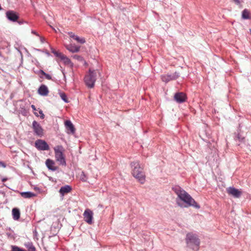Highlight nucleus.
<instances>
[{
  "mask_svg": "<svg viewBox=\"0 0 251 251\" xmlns=\"http://www.w3.org/2000/svg\"><path fill=\"white\" fill-rule=\"evenodd\" d=\"M172 190L177 195V197L182 201L188 204L189 206H193L197 209L200 208V206L192 197L179 186L176 185L172 187Z\"/></svg>",
  "mask_w": 251,
  "mask_h": 251,
  "instance_id": "1",
  "label": "nucleus"
},
{
  "mask_svg": "<svg viewBox=\"0 0 251 251\" xmlns=\"http://www.w3.org/2000/svg\"><path fill=\"white\" fill-rule=\"evenodd\" d=\"M130 166L133 176L137 179L141 183L143 184L145 181V175L139 162H132L130 163Z\"/></svg>",
  "mask_w": 251,
  "mask_h": 251,
  "instance_id": "2",
  "label": "nucleus"
},
{
  "mask_svg": "<svg viewBox=\"0 0 251 251\" xmlns=\"http://www.w3.org/2000/svg\"><path fill=\"white\" fill-rule=\"evenodd\" d=\"M186 242L188 246L194 251L199 250L200 240L197 234L192 233H187L186 237Z\"/></svg>",
  "mask_w": 251,
  "mask_h": 251,
  "instance_id": "3",
  "label": "nucleus"
},
{
  "mask_svg": "<svg viewBox=\"0 0 251 251\" xmlns=\"http://www.w3.org/2000/svg\"><path fill=\"white\" fill-rule=\"evenodd\" d=\"M55 158L59 165L66 166V161L64 154H63L64 149L61 145L57 146L54 149Z\"/></svg>",
  "mask_w": 251,
  "mask_h": 251,
  "instance_id": "4",
  "label": "nucleus"
},
{
  "mask_svg": "<svg viewBox=\"0 0 251 251\" xmlns=\"http://www.w3.org/2000/svg\"><path fill=\"white\" fill-rule=\"evenodd\" d=\"M97 74L95 70L89 69V73L85 75L84 80L86 85L89 88H93L96 80Z\"/></svg>",
  "mask_w": 251,
  "mask_h": 251,
  "instance_id": "5",
  "label": "nucleus"
},
{
  "mask_svg": "<svg viewBox=\"0 0 251 251\" xmlns=\"http://www.w3.org/2000/svg\"><path fill=\"white\" fill-rule=\"evenodd\" d=\"M32 127L34 133L35 135L41 137L44 135V130L40 124L36 122L33 121L32 124Z\"/></svg>",
  "mask_w": 251,
  "mask_h": 251,
  "instance_id": "6",
  "label": "nucleus"
},
{
  "mask_svg": "<svg viewBox=\"0 0 251 251\" xmlns=\"http://www.w3.org/2000/svg\"><path fill=\"white\" fill-rule=\"evenodd\" d=\"M35 147L39 151H48L50 149L48 143L41 139H38L35 141Z\"/></svg>",
  "mask_w": 251,
  "mask_h": 251,
  "instance_id": "7",
  "label": "nucleus"
},
{
  "mask_svg": "<svg viewBox=\"0 0 251 251\" xmlns=\"http://www.w3.org/2000/svg\"><path fill=\"white\" fill-rule=\"evenodd\" d=\"M6 17L11 22H16L19 18L18 13L13 10H8L6 12Z\"/></svg>",
  "mask_w": 251,
  "mask_h": 251,
  "instance_id": "8",
  "label": "nucleus"
},
{
  "mask_svg": "<svg viewBox=\"0 0 251 251\" xmlns=\"http://www.w3.org/2000/svg\"><path fill=\"white\" fill-rule=\"evenodd\" d=\"M227 192L229 195L236 198H240L242 195L241 191L233 187H228L227 189Z\"/></svg>",
  "mask_w": 251,
  "mask_h": 251,
  "instance_id": "9",
  "label": "nucleus"
},
{
  "mask_svg": "<svg viewBox=\"0 0 251 251\" xmlns=\"http://www.w3.org/2000/svg\"><path fill=\"white\" fill-rule=\"evenodd\" d=\"M93 215V212L91 210L86 209L83 213L85 221L89 224H91L92 223Z\"/></svg>",
  "mask_w": 251,
  "mask_h": 251,
  "instance_id": "10",
  "label": "nucleus"
},
{
  "mask_svg": "<svg viewBox=\"0 0 251 251\" xmlns=\"http://www.w3.org/2000/svg\"><path fill=\"white\" fill-rule=\"evenodd\" d=\"M175 100L178 103H181L184 102L186 99L185 94L182 92L176 93L174 96Z\"/></svg>",
  "mask_w": 251,
  "mask_h": 251,
  "instance_id": "11",
  "label": "nucleus"
},
{
  "mask_svg": "<svg viewBox=\"0 0 251 251\" xmlns=\"http://www.w3.org/2000/svg\"><path fill=\"white\" fill-rule=\"evenodd\" d=\"M49 93V91L48 87L44 84L41 85L38 89V93L42 96H47Z\"/></svg>",
  "mask_w": 251,
  "mask_h": 251,
  "instance_id": "12",
  "label": "nucleus"
},
{
  "mask_svg": "<svg viewBox=\"0 0 251 251\" xmlns=\"http://www.w3.org/2000/svg\"><path fill=\"white\" fill-rule=\"evenodd\" d=\"M65 126L67 130L70 131V133L74 134L75 131V129L74 125L72 124L71 121L67 120L65 122Z\"/></svg>",
  "mask_w": 251,
  "mask_h": 251,
  "instance_id": "13",
  "label": "nucleus"
},
{
  "mask_svg": "<svg viewBox=\"0 0 251 251\" xmlns=\"http://www.w3.org/2000/svg\"><path fill=\"white\" fill-rule=\"evenodd\" d=\"M46 164L47 167L50 170L55 171L57 169V167L54 166V162L50 159H48L46 160Z\"/></svg>",
  "mask_w": 251,
  "mask_h": 251,
  "instance_id": "14",
  "label": "nucleus"
},
{
  "mask_svg": "<svg viewBox=\"0 0 251 251\" xmlns=\"http://www.w3.org/2000/svg\"><path fill=\"white\" fill-rule=\"evenodd\" d=\"M72 190V188L70 185H66L60 188L59 192L62 195H64L66 193L70 192Z\"/></svg>",
  "mask_w": 251,
  "mask_h": 251,
  "instance_id": "15",
  "label": "nucleus"
},
{
  "mask_svg": "<svg viewBox=\"0 0 251 251\" xmlns=\"http://www.w3.org/2000/svg\"><path fill=\"white\" fill-rule=\"evenodd\" d=\"M70 36L73 38L74 40L77 41L81 44H84L85 42V40L83 38H79L77 35H75L74 33L71 32L69 33Z\"/></svg>",
  "mask_w": 251,
  "mask_h": 251,
  "instance_id": "16",
  "label": "nucleus"
},
{
  "mask_svg": "<svg viewBox=\"0 0 251 251\" xmlns=\"http://www.w3.org/2000/svg\"><path fill=\"white\" fill-rule=\"evenodd\" d=\"M13 218L15 220H18L20 217V212L18 208H14L12 210Z\"/></svg>",
  "mask_w": 251,
  "mask_h": 251,
  "instance_id": "17",
  "label": "nucleus"
},
{
  "mask_svg": "<svg viewBox=\"0 0 251 251\" xmlns=\"http://www.w3.org/2000/svg\"><path fill=\"white\" fill-rule=\"evenodd\" d=\"M20 194L24 198H31L36 196L35 194L30 191L22 192Z\"/></svg>",
  "mask_w": 251,
  "mask_h": 251,
  "instance_id": "18",
  "label": "nucleus"
},
{
  "mask_svg": "<svg viewBox=\"0 0 251 251\" xmlns=\"http://www.w3.org/2000/svg\"><path fill=\"white\" fill-rule=\"evenodd\" d=\"M67 49L71 52L75 53L79 51L80 47L76 46L70 45L66 47Z\"/></svg>",
  "mask_w": 251,
  "mask_h": 251,
  "instance_id": "19",
  "label": "nucleus"
},
{
  "mask_svg": "<svg viewBox=\"0 0 251 251\" xmlns=\"http://www.w3.org/2000/svg\"><path fill=\"white\" fill-rule=\"evenodd\" d=\"M162 80L163 82L167 83L171 80H174L173 77L171 74H167L162 75Z\"/></svg>",
  "mask_w": 251,
  "mask_h": 251,
  "instance_id": "20",
  "label": "nucleus"
},
{
  "mask_svg": "<svg viewBox=\"0 0 251 251\" xmlns=\"http://www.w3.org/2000/svg\"><path fill=\"white\" fill-rule=\"evenodd\" d=\"M250 12L247 9H245L242 12V18L243 19L247 20L251 18L249 16Z\"/></svg>",
  "mask_w": 251,
  "mask_h": 251,
  "instance_id": "21",
  "label": "nucleus"
},
{
  "mask_svg": "<svg viewBox=\"0 0 251 251\" xmlns=\"http://www.w3.org/2000/svg\"><path fill=\"white\" fill-rule=\"evenodd\" d=\"M60 59L63 61L65 65H70L72 63L71 60L63 54L61 56Z\"/></svg>",
  "mask_w": 251,
  "mask_h": 251,
  "instance_id": "22",
  "label": "nucleus"
},
{
  "mask_svg": "<svg viewBox=\"0 0 251 251\" xmlns=\"http://www.w3.org/2000/svg\"><path fill=\"white\" fill-rule=\"evenodd\" d=\"M37 73H38V74H41L43 75H44L45 77L47 79H48V80H51V79H52V77H51V76L50 75H49V74H47V73H45V72L43 70H39V71H38Z\"/></svg>",
  "mask_w": 251,
  "mask_h": 251,
  "instance_id": "23",
  "label": "nucleus"
},
{
  "mask_svg": "<svg viewBox=\"0 0 251 251\" xmlns=\"http://www.w3.org/2000/svg\"><path fill=\"white\" fill-rule=\"evenodd\" d=\"M60 97L61 98V99L66 103H68L69 102L67 97L65 93H60L59 94Z\"/></svg>",
  "mask_w": 251,
  "mask_h": 251,
  "instance_id": "24",
  "label": "nucleus"
},
{
  "mask_svg": "<svg viewBox=\"0 0 251 251\" xmlns=\"http://www.w3.org/2000/svg\"><path fill=\"white\" fill-rule=\"evenodd\" d=\"M80 179L83 182H86L87 177L84 172H82L80 176Z\"/></svg>",
  "mask_w": 251,
  "mask_h": 251,
  "instance_id": "25",
  "label": "nucleus"
},
{
  "mask_svg": "<svg viewBox=\"0 0 251 251\" xmlns=\"http://www.w3.org/2000/svg\"><path fill=\"white\" fill-rule=\"evenodd\" d=\"M26 247L29 251H35V248L32 243H28L26 245Z\"/></svg>",
  "mask_w": 251,
  "mask_h": 251,
  "instance_id": "26",
  "label": "nucleus"
},
{
  "mask_svg": "<svg viewBox=\"0 0 251 251\" xmlns=\"http://www.w3.org/2000/svg\"><path fill=\"white\" fill-rule=\"evenodd\" d=\"M20 112H21V114L24 116H27V115L28 114V111L25 108H22L20 110Z\"/></svg>",
  "mask_w": 251,
  "mask_h": 251,
  "instance_id": "27",
  "label": "nucleus"
},
{
  "mask_svg": "<svg viewBox=\"0 0 251 251\" xmlns=\"http://www.w3.org/2000/svg\"><path fill=\"white\" fill-rule=\"evenodd\" d=\"M73 58L79 61H83V58L81 56L78 55H74L73 56Z\"/></svg>",
  "mask_w": 251,
  "mask_h": 251,
  "instance_id": "28",
  "label": "nucleus"
},
{
  "mask_svg": "<svg viewBox=\"0 0 251 251\" xmlns=\"http://www.w3.org/2000/svg\"><path fill=\"white\" fill-rule=\"evenodd\" d=\"M171 75L173 77L174 80L177 79L180 76L179 73L177 72H176L172 74Z\"/></svg>",
  "mask_w": 251,
  "mask_h": 251,
  "instance_id": "29",
  "label": "nucleus"
},
{
  "mask_svg": "<svg viewBox=\"0 0 251 251\" xmlns=\"http://www.w3.org/2000/svg\"><path fill=\"white\" fill-rule=\"evenodd\" d=\"M52 53L54 54L55 56L56 57H58L60 58L61 56L62 55L63 53L61 52H59L58 51H57L56 50L52 51Z\"/></svg>",
  "mask_w": 251,
  "mask_h": 251,
  "instance_id": "30",
  "label": "nucleus"
},
{
  "mask_svg": "<svg viewBox=\"0 0 251 251\" xmlns=\"http://www.w3.org/2000/svg\"><path fill=\"white\" fill-rule=\"evenodd\" d=\"M237 139L240 142H242L244 139V137H242L239 133H238L236 136Z\"/></svg>",
  "mask_w": 251,
  "mask_h": 251,
  "instance_id": "31",
  "label": "nucleus"
},
{
  "mask_svg": "<svg viewBox=\"0 0 251 251\" xmlns=\"http://www.w3.org/2000/svg\"><path fill=\"white\" fill-rule=\"evenodd\" d=\"M39 112L40 114V117L41 119H44L45 118V115L44 114L43 111L39 109Z\"/></svg>",
  "mask_w": 251,
  "mask_h": 251,
  "instance_id": "32",
  "label": "nucleus"
},
{
  "mask_svg": "<svg viewBox=\"0 0 251 251\" xmlns=\"http://www.w3.org/2000/svg\"><path fill=\"white\" fill-rule=\"evenodd\" d=\"M40 37V40L42 43H44L45 42V39L44 37L41 36H39Z\"/></svg>",
  "mask_w": 251,
  "mask_h": 251,
  "instance_id": "33",
  "label": "nucleus"
},
{
  "mask_svg": "<svg viewBox=\"0 0 251 251\" xmlns=\"http://www.w3.org/2000/svg\"><path fill=\"white\" fill-rule=\"evenodd\" d=\"M31 33L36 35L37 36H39V34L35 30H31Z\"/></svg>",
  "mask_w": 251,
  "mask_h": 251,
  "instance_id": "34",
  "label": "nucleus"
},
{
  "mask_svg": "<svg viewBox=\"0 0 251 251\" xmlns=\"http://www.w3.org/2000/svg\"><path fill=\"white\" fill-rule=\"evenodd\" d=\"M43 52H44L48 56H50V53L47 51V50H43L42 51Z\"/></svg>",
  "mask_w": 251,
  "mask_h": 251,
  "instance_id": "35",
  "label": "nucleus"
},
{
  "mask_svg": "<svg viewBox=\"0 0 251 251\" xmlns=\"http://www.w3.org/2000/svg\"><path fill=\"white\" fill-rule=\"evenodd\" d=\"M31 107L32 108V110L34 111H35L36 110V107L33 104H32L31 105Z\"/></svg>",
  "mask_w": 251,
  "mask_h": 251,
  "instance_id": "36",
  "label": "nucleus"
},
{
  "mask_svg": "<svg viewBox=\"0 0 251 251\" xmlns=\"http://www.w3.org/2000/svg\"><path fill=\"white\" fill-rule=\"evenodd\" d=\"M235 2V3L237 5H239L240 4V0H233Z\"/></svg>",
  "mask_w": 251,
  "mask_h": 251,
  "instance_id": "37",
  "label": "nucleus"
},
{
  "mask_svg": "<svg viewBox=\"0 0 251 251\" xmlns=\"http://www.w3.org/2000/svg\"><path fill=\"white\" fill-rule=\"evenodd\" d=\"M7 180V178L6 177H3L2 178L1 180L2 182H5Z\"/></svg>",
  "mask_w": 251,
  "mask_h": 251,
  "instance_id": "38",
  "label": "nucleus"
},
{
  "mask_svg": "<svg viewBox=\"0 0 251 251\" xmlns=\"http://www.w3.org/2000/svg\"><path fill=\"white\" fill-rule=\"evenodd\" d=\"M34 115H35L36 116H37V117H38V116H39V115L38 114L37 112H34Z\"/></svg>",
  "mask_w": 251,
  "mask_h": 251,
  "instance_id": "39",
  "label": "nucleus"
},
{
  "mask_svg": "<svg viewBox=\"0 0 251 251\" xmlns=\"http://www.w3.org/2000/svg\"><path fill=\"white\" fill-rule=\"evenodd\" d=\"M19 25H22L24 23V22L23 21H20V22H19Z\"/></svg>",
  "mask_w": 251,
  "mask_h": 251,
  "instance_id": "40",
  "label": "nucleus"
},
{
  "mask_svg": "<svg viewBox=\"0 0 251 251\" xmlns=\"http://www.w3.org/2000/svg\"><path fill=\"white\" fill-rule=\"evenodd\" d=\"M51 52L52 53V51L55 50L52 47H50Z\"/></svg>",
  "mask_w": 251,
  "mask_h": 251,
  "instance_id": "41",
  "label": "nucleus"
},
{
  "mask_svg": "<svg viewBox=\"0 0 251 251\" xmlns=\"http://www.w3.org/2000/svg\"><path fill=\"white\" fill-rule=\"evenodd\" d=\"M7 235L8 236V237H10L11 236V234L10 233H6Z\"/></svg>",
  "mask_w": 251,
  "mask_h": 251,
  "instance_id": "42",
  "label": "nucleus"
},
{
  "mask_svg": "<svg viewBox=\"0 0 251 251\" xmlns=\"http://www.w3.org/2000/svg\"><path fill=\"white\" fill-rule=\"evenodd\" d=\"M18 50V51L20 53V54H22L21 51L19 50Z\"/></svg>",
  "mask_w": 251,
  "mask_h": 251,
  "instance_id": "43",
  "label": "nucleus"
},
{
  "mask_svg": "<svg viewBox=\"0 0 251 251\" xmlns=\"http://www.w3.org/2000/svg\"><path fill=\"white\" fill-rule=\"evenodd\" d=\"M0 193L3 194V192H1V191H0Z\"/></svg>",
  "mask_w": 251,
  "mask_h": 251,
  "instance_id": "44",
  "label": "nucleus"
}]
</instances>
